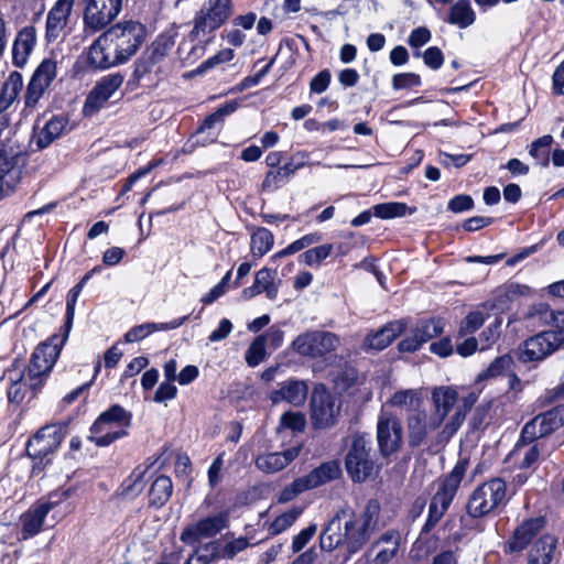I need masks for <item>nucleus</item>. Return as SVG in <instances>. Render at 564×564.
<instances>
[{
  "label": "nucleus",
  "mask_w": 564,
  "mask_h": 564,
  "mask_svg": "<svg viewBox=\"0 0 564 564\" xmlns=\"http://www.w3.org/2000/svg\"><path fill=\"white\" fill-rule=\"evenodd\" d=\"M380 511L379 500L369 499L361 512L350 511L344 524V533L340 532V513H345V510L336 512L319 535L321 549L327 552L337 550L336 561L346 564L369 542L378 525Z\"/></svg>",
  "instance_id": "f257e3e1"
},
{
  "label": "nucleus",
  "mask_w": 564,
  "mask_h": 564,
  "mask_svg": "<svg viewBox=\"0 0 564 564\" xmlns=\"http://www.w3.org/2000/svg\"><path fill=\"white\" fill-rule=\"evenodd\" d=\"M83 290L74 285L66 294L64 323L58 333L52 334L37 344L30 357L29 378L34 388H39L48 379L62 349L68 340L74 318L76 303Z\"/></svg>",
  "instance_id": "f03ea898"
},
{
  "label": "nucleus",
  "mask_w": 564,
  "mask_h": 564,
  "mask_svg": "<svg viewBox=\"0 0 564 564\" xmlns=\"http://www.w3.org/2000/svg\"><path fill=\"white\" fill-rule=\"evenodd\" d=\"M174 44L175 36L173 34L167 32L160 33L133 62L127 88L134 90L139 87H158L163 79L162 62L169 55Z\"/></svg>",
  "instance_id": "7ed1b4c3"
},
{
  "label": "nucleus",
  "mask_w": 564,
  "mask_h": 564,
  "mask_svg": "<svg viewBox=\"0 0 564 564\" xmlns=\"http://www.w3.org/2000/svg\"><path fill=\"white\" fill-rule=\"evenodd\" d=\"M445 327L446 321L441 316L420 318L398 343L397 349L400 354H414L431 341L430 352L447 358L453 355L454 345L451 336H443Z\"/></svg>",
  "instance_id": "20e7f679"
},
{
  "label": "nucleus",
  "mask_w": 564,
  "mask_h": 564,
  "mask_svg": "<svg viewBox=\"0 0 564 564\" xmlns=\"http://www.w3.org/2000/svg\"><path fill=\"white\" fill-rule=\"evenodd\" d=\"M344 466L355 484H362L379 474L381 466L369 433L356 431L345 438Z\"/></svg>",
  "instance_id": "39448f33"
},
{
  "label": "nucleus",
  "mask_w": 564,
  "mask_h": 564,
  "mask_svg": "<svg viewBox=\"0 0 564 564\" xmlns=\"http://www.w3.org/2000/svg\"><path fill=\"white\" fill-rule=\"evenodd\" d=\"M133 414L119 403L102 411L89 427L88 440L98 447H107L129 435Z\"/></svg>",
  "instance_id": "423d86ee"
},
{
  "label": "nucleus",
  "mask_w": 564,
  "mask_h": 564,
  "mask_svg": "<svg viewBox=\"0 0 564 564\" xmlns=\"http://www.w3.org/2000/svg\"><path fill=\"white\" fill-rule=\"evenodd\" d=\"M104 34L113 50L115 62L124 64L142 46L148 31L139 21L123 20L110 25Z\"/></svg>",
  "instance_id": "0eeeda50"
},
{
  "label": "nucleus",
  "mask_w": 564,
  "mask_h": 564,
  "mask_svg": "<svg viewBox=\"0 0 564 564\" xmlns=\"http://www.w3.org/2000/svg\"><path fill=\"white\" fill-rule=\"evenodd\" d=\"M231 14V0H207L195 13L193 29L187 35L189 41L194 42L196 37L207 35V42H214L215 32L227 22Z\"/></svg>",
  "instance_id": "6e6552de"
},
{
  "label": "nucleus",
  "mask_w": 564,
  "mask_h": 564,
  "mask_svg": "<svg viewBox=\"0 0 564 564\" xmlns=\"http://www.w3.org/2000/svg\"><path fill=\"white\" fill-rule=\"evenodd\" d=\"M507 495V484L502 478H491L477 486L470 494L466 511L473 519H479L488 516L500 505H505Z\"/></svg>",
  "instance_id": "1a4fd4ad"
},
{
  "label": "nucleus",
  "mask_w": 564,
  "mask_h": 564,
  "mask_svg": "<svg viewBox=\"0 0 564 564\" xmlns=\"http://www.w3.org/2000/svg\"><path fill=\"white\" fill-rule=\"evenodd\" d=\"M468 459L460 458L455 466L440 482L437 491L431 499L427 517L440 522L451 507L458 488L465 477Z\"/></svg>",
  "instance_id": "9d476101"
},
{
  "label": "nucleus",
  "mask_w": 564,
  "mask_h": 564,
  "mask_svg": "<svg viewBox=\"0 0 564 564\" xmlns=\"http://www.w3.org/2000/svg\"><path fill=\"white\" fill-rule=\"evenodd\" d=\"M25 165L24 152L0 141V200L15 191Z\"/></svg>",
  "instance_id": "9b49d317"
},
{
  "label": "nucleus",
  "mask_w": 564,
  "mask_h": 564,
  "mask_svg": "<svg viewBox=\"0 0 564 564\" xmlns=\"http://www.w3.org/2000/svg\"><path fill=\"white\" fill-rule=\"evenodd\" d=\"M107 39L104 32L76 58L73 65L74 76H84L90 73H97L109 69L113 66L121 65L115 62V56L111 58Z\"/></svg>",
  "instance_id": "f8f14e48"
},
{
  "label": "nucleus",
  "mask_w": 564,
  "mask_h": 564,
  "mask_svg": "<svg viewBox=\"0 0 564 564\" xmlns=\"http://www.w3.org/2000/svg\"><path fill=\"white\" fill-rule=\"evenodd\" d=\"M339 406L326 384L315 383L310 398V416L315 430H325L337 423Z\"/></svg>",
  "instance_id": "ddd939ff"
},
{
  "label": "nucleus",
  "mask_w": 564,
  "mask_h": 564,
  "mask_svg": "<svg viewBox=\"0 0 564 564\" xmlns=\"http://www.w3.org/2000/svg\"><path fill=\"white\" fill-rule=\"evenodd\" d=\"M84 32L88 35L105 30L120 13L122 0H82Z\"/></svg>",
  "instance_id": "4468645a"
},
{
  "label": "nucleus",
  "mask_w": 564,
  "mask_h": 564,
  "mask_svg": "<svg viewBox=\"0 0 564 564\" xmlns=\"http://www.w3.org/2000/svg\"><path fill=\"white\" fill-rule=\"evenodd\" d=\"M339 337L326 330H310L300 334L292 341V348L303 357L313 359L325 358L336 350Z\"/></svg>",
  "instance_id": "2eb2a0df"
},
{
  "label": "nucleus",
  "mask_w": 564,
  "mask_h": 564,
  "mask_svg": "<svg viewBox=\"0 0 564 564\" xmlns=\"http://www.w3.org/2000/svg\"><path fill=\"white\" fill-rule=\"evenodd\" d=\"M249 545V540L246 536H239L224 545H221L220 540H214L204 543L200 547L196 546L186 564H210L219 558L232 560L238 553L245 551Z\"/></svg>",
  "instance_id": "dca6fc26"
},
{
  "label": "nucleus",
  "mask_w": 564,
  "mask_h": 564,
  "mask_svg": "<svg viewBox=\"0 0 564 564\" xmlns=\"http://www.w3.org/2000/svg\"><path fill=\"white\" fill-rule=\"evenodd\" d=\"M57 75V62L44 58L34 69L24 93L25 109H34Z\"/></svg>",
  "instance_id": "f3484780"
},
{
  "label": "nucleus",
  "mask_w": 564,
  "mask_h": 564,
  "mask_svg": "<svg viewBox=\"0 0 564 564\" xmlns=\"http://www.w3.org/2000/svg\"><path fill=\"white\" fill-rule=\"evenodd\" d=\"M229 524V511L223 510L214 516L199 519L195 524L183 529L180 540L188 545H197L202 538H214Z\"/></svg>",
  "instance_id": "a211bd4d"
},
{
  "label": "nucleus",
  "mask_w": 564,
  "mask_h": 564,
  "mask_svg": "<svg viewBox=\"0 0 564 564\" xmlns=\"http://www.w3.org/2000/svg\"><path fill=\"white\" fill-rule=\"evenodd\" d=\"M123 80L124 76L120 72L105 75L97 80L84 101V115L91 116L98 112L120 88Z\"/></svg>",
  "instance_id": "6ab92c4d"
},
{
  "label": "nucleus",
  "mask_w": 564,
  "mask_h": 564,
  "mask_svg": "<svg viewBox=\"0 0 564 564\" xmlns=\"http://www.w3.org/2000/svg\"><path fill=\"white\" fill-rule=\"evenodd\" d=\"M401 421L393 415H380L377 422V444L380 455L389 458L402 446Z\"/></svg>",
  "instance_id": "aec40b11"
},
{
  "label": "nucleus",
  "mask_w": 564,
  "mask_h": 564,
  "mask_svg": "<svg viewBox=\"0 0 564 564\" xmlns=\"http://www.w3.org/2000/svg\"><path fill=\"white\" fill-rule=\"evenodd\" d=\"M64 440L63 427L47 424L37 430L26 442V456H48L53 454Z\"/></svg>",
  "instance_id": "412c9836"
},
{
  "label": "nucleus",
  "mask_w": 564,
  "mask_h": 564,
  "mask_svg": "<svg viewBox=\"0 0 564 564\" xmlns=\"http://www.w3.org/2000/svg\"><path fill=\"white\" fill-rule=\"evenodd\" d=\"M545 523L546 521L543 517L525 519L514 529L508 541L505 542L503 552L506 554H513L525 550L531 541L545 527Z\"/></svg>",
  "instance_id": "4be33fe9"
},
{
  "label": "nucleus",
  "mask_w": 564,
  "mask_h": 564,
  "mask_svg": "<svg viewBox=\"0 0 564 564\" xmlns=\"http://www.w3.org/2000/svg\"><path fill=\"white\" fill-rule=\"evenodd\" d=\"M562 340L551 330H543L524 341L523 357L525 361H539L555 351Z\"/></svg>",
  "instance_id": "5701e85b"
},
{
  "label": "nucleus",
  "mask_w": 564,
  "mask_h": 564,
  "mask_svg": "<svg viewBox=\"0 0 564 564\" xmlns=\"http://www.w3.org/2000/svg\"><path fill=\"white\" fill-rule=\"evenodd\" d=\"M308 394V384L297 378H289L279 383V388L269 393V399L273 404L281 402L290 403L294 406L304 405Z\"/></svg>",
  "instance_id": "b1692460"
},
{
  "label": "nucleus",
  "mask_w": 564,
  "mask_h": 564,
  "mask_svg": "<svg viewBox=\"0 0 564 564\" xmlns=\"http://www.w3.org/2000/svg\"><path fill=\"white\" fill-rule=\"evenodd\" d=\"M74 0H57L46 17L45 40L47 43L55 42L66 28Z\"/></svg>",
  "instance_id": "393cba45"
},
{
  "label": "nucleus",
  "mask_w": 564,
  "mask_h": 564,
  "mask_svg": "<svg viewBox=\"0 0 564 564\" xmlns=\"http://www.w3.org/2000/svg\"><path fill=\"white\" fill-rule=\"evenodd\" d=\"M435 415L431 416V426L438 429L458 401L457 389L453 386L435 387L432 391Z\"/></svg>",
  "instance_id": "a878e982"
},
{
  "label": "nucleus",
  "mask_w": 564,
  "mask_h": 564,
  "mask_svg": "<svg viewBox=\"0 0 564 564\" xmlns=\"http://www.w3.org/2000/svg\"><path fill=\"white\" fill-rule=\"evenodd\" d=\"M408 322L403 318L386 323L377 332L366 336L369 348L381 351L406 332Z\"/></svg>",
  "instance_id": "bb28decb"
},
{
  "label": "nucleus",
  "mask_w": 564,
  "mask_h": 564,
  "mask_svg": "<svg viewBox=\"0 0 564 564\" xmlns=\"http://www.w3.org/2000/svg\"><path fill=\"white\" fill-rule=\"evenodd\" d=\"M36 44V30L33 25L22 28L18 33L12 46V64L22 68Z\"/></svg>",
  "instance_id": "cd10ccee"
},
{
  "label": "nucleus",
  "mask_w": 564,
  "mask_h": 564,
  "mask_svg": "<svg viewBox=\"0 0 564 564\" xmlns=\"http://www.w3.org/2000/svg\"><path fill=\"white\" fill-rule=\"evenodd\" d=\"M147 469L137 466L128 477H126L118 488L110 496L109 500H132L137 498L144 488V475Z\"/></svg>",
  "instance_id": "c85d7f7f"
},
{
  "label": "nucleus",
  "mask_w": 564,
  "mask_h": 564,
  "mask_svg": "<svg viewBox=\"0 0 564 564\" xmlns=\"http://www.w3.org/2000/svg\"><path fill=\"white\" fill-rule=\"evenodd\" d=\"M192 314L184 315L178 318H174L171 322L167 323H144L140 325H135L131 327L126 334H124V341L126 343H137L149 335H151L154 332L158 330H170L175 329L182 326L185 322L189 319Z\"/></svg>",
  "instance_id": "c756f323"
},
{
  "label": "nucleus",
  "mask_w": 564,
  "mask_h": 564,
  "mask_svg": "<svg viewBox=\"0 0 564 564\" xmlns=\"http://www.w3.org/2000/svg\"><path fill=\"white\" fill-rule=\"evenodd\" d=\"M300 454V447H290L283 452L269 453L257 458V467L265 473H276L284 469Z\"/></svg>",
  "instance_id": "7c9ffc66"
},
{
  "label": "nucleus",
  "mask_w": 564,
  "mask_h": 564,
  "mask_svg": "<svg viewBox=\"0 0 564 564\" xmlns=\"http://www.w3.org/2000/svg\"><path fill=\"white\" fill-rule=\"evenodd\" d=\"M341 468L338 460H328L302 476L308 490L341 477Z\"/></svg>",
  "instance_id": "2f4dec72"
},
{
  "label": "nucleus",
  "mask_w": 564,
  "mask_h": 564,
  "mask_svg": "<svg viewBox=\"0 0 564 564\" xmlns=\"http://www.w3.org/2000/svg\"><path fill=\"white\" fill-rule=\"evenodd\" d=\"M69 119L65 115L52 116L39 133L36 147L40 150L50 147L56 139L66 132Z\"/></svg>",
  "instance_id": "473e14b6"
},
{
  "label": "nucleus",
  "mask_w": 564,
  "mask_h": 564,
  "mask_svg": "<svg viewBox=\"0 0 564 564\" xmlns=\"http://www.w3.org/2000/svg\"><path fill=\"white\" fill-rule=\"evenodd\" d=\"M173 494V481L166 475H159L153 479L148 491V506L155 510L163 508Z\"/></svg>",
  "instance_id": "72a5a7b5"
},
{
  "label": "nucleus",
  "mask_w": 564,
  "mask_h": 564,
  "mask_svg": "<svg viewBox=\"0 0 564 564\" xmlns=\"http://www.w3.org/2000/svg\"><path fill=\"white\" fill-rule=\"evenodd\" d=\"M48 514V507L39 501L33 503L22 516V535L24 539L35 536L42 530L44 520Z\"/></svg>",
  "instance_id": "f704fd0d"
},
{
  "label": "nucleus",
  "mask_w": 564,
  "mask_h": 564,
  "mask_svg": "<svg viewBox=\"0 0 564 564\" xmlns=\"http://www.w3.org/2000/svg\"><path fill=\"white\" fill-rule=\"evenodd\" d=\"M303 165V162L294 163L293 160H290L289 162H283L276 170H269L262 181V189L264 192L279 189Z\"/></svg>",
  "instance_id": "c9c22d12"
},
{
  "label": "nucleus",
  "mask_w": 564,
  "mask_h": 564,
  "mask_svg": "<svg viewBox=\"0 0 564 564\" xmlns=\"http://www.w3.org/2000/svg\"><path fill=\"white\" fill-rule=\"evenodd\" d=\"M557 540L551 534H543L536 539L529 552L528 564H550L556 549Z\"/></svg>",
  "instance_id": "e433bc0d"
},
{
  "label": "nucleus",
  "mask_w": 564,
  "mask_h": 564,
  "mask_svg": "<svg viewBox=\"0 0 564 564\" xmlns=\"http://www.w3.org/2000/svg\"><path fill=\"white\" fill-rule=\"evenodd\" d=\"M23 88V77L18 70L9 74L0 90V113L6 112L18 99Z\"/></svg>",
  "instance_id": "4c0bfd02"
},
{
  "label": "nucleus",
  "mask_w": 564,
  "mask_h": 564,
  "mask_svg": "<svg viewBox=\"0 0 564 564\" xmlns=\"http://www.w3.org/2000/svg\"><path fill=\"white\" fill-rule=\"evenodd\" d=\"M409 445L411 448L421 446L427 437L429 432L436 429L431 426V417L427 420L424 412H419L409 417Z\"/></svg>",
  "instance_id": "58836bf2"
},
{
  "label": "nucleus",
  "mask_w": 564,
  "mask_h": 564,
  "mask_svg": "<svg viewBox=\"0 0 564 564\" xmlns=\"http://www.w3.org/2000/svg\"><path fill=\"white\" fill-rule=\"evenodd\" d=\"M476 21V13L469 0H457L451 8L446 22L466 29Z\"/></svg>",
  "instance_id": "ea45409f"
},
{
  "label": "nucleus",
  "mask_w": 564,
  "mask_h": 564,
  "mask_svg": "<svg viewBox=\"0 0 564 564\" xmlns=\"http://www.w3.org/2000/svg\"><path fill=\"white\" fill-rule=\"evenodd\" d=\"M540 424V436H547L564 425V404H557L552 409L535 416Z\"/></svg>",
  "instance_id": "a19ab883"
},
{
  "label": "nucleus",
  "mask_w": 564,
  "mask_h": 564,
  "mask_svg": "<svg viewBox=\"0 0 564 564\" xmlns=\"http://www.w3.org/2000/svg\"><path fill=\"white\" fill-rule=\"evenodd\" d=\"M531 294V288L525 284L509 281L498 288L495 293V305L505 307L520 296Z\"/></svg>",
  "instance_id": "79ce46f5"
},
{
  "label": "nucleus",
  "mask_w": 564,
  "mask_h": 564,
  "mask_svg": "<svg viewBox=\"0 0 564 564\" xmlns=\"http://www.w3.org/2000/svg\"><path fill=\"white\" fill-rule=\"evenodd\" d=\"M217 123H223L219 116L216 112H212L207 115L197 127L195 134L203 135L202 139H196L193 145L195 147H206L213 144L217 141L218 131L215 130V126Z\"/></svg>",
  "instance_id": "37998d69"
},
{
  "label": "nucleus",
  "mask_w": 564,
  "mask_h": 564,
  "mask_svg": "<svg viewBox=\"0 0 564 564\" xmlns=\"http://www.w3.org/2000/svg\"><path fill=\"white\" fill-rule=\"evenodd\" d=\"M274 243L273 234L265 227H259L251 235L250 249L252 257L257 259H261L265 253H268Z\"/></svg>",
  "instance_id": "c03bdc74"
},
{
  "label": "nucleus",
  "mask_w": 564,
  "mask_h": 564,
  "mask_svg": "<svg viewBox=\"0 0 564 564\" xmlns=\"http://www.w3.org/2000/svg\"><path fill=\"white\" fill-rule=\"evenodd\" d=\"M29 369H30V364L26 367L25 379H23V377H22L21 379L14 381L8 388L7 395H8V399L10 402L20 404L26 395V388H29L31 390L32 397H35L42 390V388L45 386L47 379L43 382V384L41 387L34 388L29 378Z\"/></svg>",
  "instance_id": "a18cd8bd"
},
{
  "label": "nucleus",
  "mask_w": 564,
  "mask_h": 564,
  "mask_svg": "<svg viewBox=\"0 0 564 564\" xmlns=\"http://www.w3.org/2000/svg\"><path fill=\"white\" fill-rule=\"evenodd\" d=\"M333 251V243H324L305 250L299 256L297 260L307 267L319 268Z\"/></svg>",
  "instance_id": "49530a36"
},
{
  "label": "nucleus",
  "mask_w": 564,
  "mask_h": 564,
  "mask_svg": "<svg viewBox=\"0 0 564 564\" xmlns=\"http://www.w3.org/2000/svg\"><path fill=\"white\" fill-rule=\"evenodd\" d=\"M391 540V535L388 533H383L378 541H376L364 554L362 558L365 560V564H387L389 563L398 552V544H395L392 549H382L377 554L373 555L375 547L379 544V542H389Z\"/></svg>",
  "instance_id": "de8ad7c7"
},
{
  "label": "nucleus",
  "mask_w": 564,
  "mask_h": 564,
  "mask_svg": "<svg viewBox=\"0 0 564 564\" xmlns=\"http://www.w3.org/2000/svg\"><path fill=\"white\" fill-rule=\"evenodd\" d=\"M552 143L553 137L551 134H544L535 139L529 147V154L543 167L550 164Z\"/></svg>",
  "instance_id": "09e8293b"
},
{
  "label": "nucleus",
  "mask_w": 564,
  "mask_h": 564,
  "mask_svg": "<svg viewBox=\"0 0 564 564\" xmlns=\"http://www.w3.org/2000/svg\"><path fill=\"white\" fill-rule=\"evenodd\" d=\"M276 269L262 268L256 272L254 279L260 281V288L264 290L265 296L274 301L278 297L279 284L275 282Z\"/></svg>",
  "instance_id": "8fccbe9b"
},
{
  "label": "nucleus",
  "mask_w": 564,
  "mask_h": 564,
  "mask_svg": "<svg viewBox=\"0 0 564 564\" xmlns=\"http://www.w3.org/2000/svg\"><path fill=\"white\" fill-rule=\"evenodd\" d=\"M302 509L293 507L290 510L276 516L270 523L268 532L271 536L278 535L293 525V523L301 516Z\"/></svg>",
  "instance_id": "3c124183"
},
{
  "label": "nucleus",
  "mask_w": 564,
  "mask_h": 564,
  "mask_svg": "<svg viewBox=\"0 0 564 564\" xmlns=\"http://www.w3.org/2000/svg\"><path fill=\"white\" fill-rule=\"evenodd\" d=\"M408 205L402 202H389L377 204L372 207L373 215L380 219H392L406 215Z\"/></svg>",
  "instance_id": "603ef678"
},
{
  "label": "nucleus",
  "mask_w": 564,
  "mask_h": 564,
  "mask_svg": "<svg viewBox=\"0 0 564 564\" xmlns=\"http://www.w3.org/2000/svg\"><path fill=\"white\" fill-rule=\"evenodd\" d=\"M267 356L265 336L260 335L253 339L246 351V362L249 367H257Z\"/></svg>",
  "instance_id": "864d4df0"
},
{
  "label": "nucleus",
  "mask_w": 564,
  "mask_h": 564,
  "mask_svg": "<svg viewBox=\"0 0 564 564\" xmlns=\"http://www.w3.org/2000/svg\"><path fill=\"white\" fill-rule=\"evenodd\" d=\"M391 85L394 90L411 89L422 85V78L419 74L406 72L398 73L392 76Z\"/></svg>",
  "instance_id": "5fc2aeb1"
},
{
  "label": "nucleus",
  "mask_w": 564,
  "mask_h": 564,
  "mask_svg": "<svg viewBox=\"0 0 564 564\" xmlns=\"http://www.w3.org/2000/svg\"><path fill=\"white\" fill-rule=\"evenodd\" d=\"M536 423L538 420L532 419L528 423L524 424L520 432V436L514 445V448L510 452L509 456H512L517 451H519L521 447L530 445L533 443L538 437L540 436V432H536Z\"/></svg>",
  "instance_id": "6e6d98bb"
},
{
  "label": "nucleus",
  "mask_w": 564,
  "mask_h": 564,
  "mask_svg": "<svg viewBox=\"0 0 564 564\" xmlns=\"http://www.w3.org/2000/svg\"><path fill=\"white\" fill-rule=\"evenodd\" d=\"M160 161L152 160L147 165L139 167L132 174H130L127 178H124L121 189L119 192V196H123L128 192L132 189L137 181L141 177L147 176L154 167L159 165Z\"/></svg>",
  "instance_id": "4d7b16f0"
},
{
  "label": "nucleus",
  "mask_w": 564,
  "mask_h": 564,
  "mask_svg": "<svg viewBox=\"0 0 564 564\" xmlns=\"http://www.w3.org/2000/svg\"><path fill=\"white\" fill-rule=\"evenodd\" d=\"M305 416L301 412L288 411L281 415L280 425L292 432H302L305 429Z\"/></svg>",
  "instance_id": "13d9d810"
},
{
  "label": "nucleus",
  "mask_w": 564,
  "mask_h": 564,
  "mask_svg": "<svg viewBox=\"0 0 564 564\" xmlns=\"http://www.w3.org/2000/svg\"><path fill=\"white\" fill-rule=\"evenodd\" d=\"M308 490L303 477L294 479L290 485L285 486L279 495L278 501L285 503L293 500L300 494Z\"/></svg>",
  "instance_id": "bf43d9fd"
},
{
  "label": "nucleus",
  "mask_w": 564,
  "mask_h": 564,
  "mask_svg": "<svg viewBox=\"0 0 564 564\" xmlns=\"http://www.w3.org/2000/svg\"><path fill=\"white\" fill-rule=\"evenodd\" d=\"M310 246H312L311 241L308 240V237H306V235L302 236L301 238L294 240L293 242H291L290 245H288L285 248H283L282 250L275 252L274 254H272L269 259V261L271 263H275V261L280 258H283V257H286V256H291V254H294L305 248H308Z\"/></svg>",
  "instance_id": "052dcab7"
},
{
  "label": "nucleus",
  "mask_w": 564,
  "mask_h": 564,
  "mask_svg": "<svg viewBox=\"0 0 564 564\" xmlns=\"http://www.w3.org/2000/svg\"><path fill=\"white\" fill-rule=\"evenodd\" d=\"M485 323L484 314L479 311L469 312L460 323L459 334L475 333Z\"/></svg>",
  "instance_id": "680f3d73"
},
{
  "label": "nucleus",
  "mask_w": 564,
  "mask_h": 564,
  "mask_svg": "<svg viewBox=\"0 0 564 564\" xmlns=\"http://www.w3.org/2000/svg\"><path fill=\"white\" fill-rule=\"evenodd\" d=\"M235 57V52L232 48H223L218 51L215 55L208 57L203 63L199 64L200 72H207L219 64L230 62Z\"/></svg>",
  "instance_id": "e2e57ef3"
},
{
  "label": "nucleus",
  "mask_w": 564,
  "mask_h": 564,
  "mask_svg": "<svg viewBox=\"0 0 564 564\" xmlns=\"http://www.w3.org/2000/svg\"><path fill=\"white\" fill-rule=\"evenodd\" d=\"M474 206L475 202L468 194L455 195L447 203V209L454 214L471 210Z\"/></svg>",
  "instance_id": "0e129e2a"
},
{
  "label": "nucleus",
  "mask_w": 564,
  "mask_h": 564,
  "mask_svg": "<svg viewBox=\"0 0 564 564\" xmlns=\"http://www.w3.org/2000/svg\"><path fill=\"white\" fill-rule=\"evenodd\" d=\"M507 367L508 360L506 357H497L485 370L478 375L477 379L478 381H482L489 378L501 376L506 371Z\"/></svg>",
  "instance_id": "69168bd1"
},
{
  "label": "nucleus",
  "mask_w": 564,
  "mask_h": 564,
  "mask_svg": "<svg viewBox=\"0 0 564 564\" xmlns=\"http://www.w3.org/2000/svg\"><path fill=\"white\" fill-rule=\"evenodd\" d=\"M317 531V525L312 523L306 528L302 529L292 541V551L293 553L301 552L306 544L312 540Z\"/></svg>",
  "instance_id": "338daca9"
},
{
  "label": "nucleus",
  "mask_w": 564,
  "mask_h": 564,
  "mask_svg": "<svg viewBox=\"0 0 564 564\" xmlns=\"http://www.w3.org/2000/svg\"><path fill=\"white\" fill-rule=\"evenodd\" d=\"M424 64L433 69H440L444 64V54L437 46H430L422 53Z\"/></svg>",
  "instance_id": "774afa93"
}]
</instances>
